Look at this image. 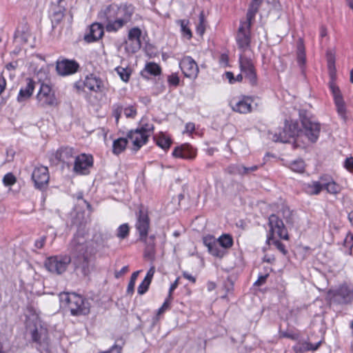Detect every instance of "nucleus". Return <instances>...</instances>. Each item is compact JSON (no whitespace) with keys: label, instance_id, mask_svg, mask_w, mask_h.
<instances>
[{"label":"nucleus","instance_id":"41","mask_svg":"<svg viewBox=\"0 0 353 353\" xmlns=\"http://www.w3.org/2000/svg\"><path fill=\"white\" fill-rule=\"evenodd\" d=\"M297 62L299 65L302 67L305 63V48L303 42L301 41L297 46Z\"/></svg>","mask_w":353,"mask_h":353},{"label":"nucleus","instance_id":"1","mask_svg":"<svg viewBox=\"0 0 353 353\" xmlns=\"http://www.w3.org/2000/svg\"><path fill=\"white\" fill-rule=\"evenodd\" d=\"M94 249L90 241L83 234H75L70 243V254L75 269L83 276L93 270Z\"/></svg>","mask_w":353,"mask_h":353},{"label":"nucleus","instance_id":"3","mask_svg":"<svg viewBox=\"0 0 353 353\" xmlns=\"http://www.w3.org/2000/svg\"><path fill=\"white\" fill-rule=\"evenodd\" d=\"M252 22L241 20L236 34V42L241 54H245L250 50L251 26Z\"/></svg>","mask_w":353,"mask_h":353},{"label":"nucleus","instance_id":"59","mask_svg":"<svg viewBox=\"0 0 353 353\" xmlns=\"http://www.w3.org/2000/svg\"><path fill=\"white\" fill-rule=\"evenodd\" d=\"M46 236H42L39 239L35 241L34 246L38 249H41L46 243Z\"/></svg>","mask_w":353,"mask_h":353},{"label":"nucleus","instance_id":"61","mask_svg":"<svg viewBox=\"0 0 353 353\" xmlns=\"http://www.w3.org/2000/svg\"><path fill=\"white\" fill-rule=\"evenodd\" d=\"M154 272H155V267L152 265L150 267V268L149 269V270L148 271L144 279L151 282L152 279L153 278V276L154 274Z\"/></svg>","mask_w":353,"mask_h":353},{"label":"nucleus","instance_id":"25","mask_svg":"<svg viewBox=\"0 0 353 353\" xmlns=\"http://www.w3.org/2000/svg\"><path fill=\"white\" fill-rule=\"evenodd\" d=\"M104 27L101 23H93L89 28V32L84 35V40L88 43L96 41L102 38Z\"/></svg>","mask_w":353,"mask_h":353},{"label":"nucleus","instance_id":"30","mask_svg":"<svg viewBox=\"0 0 353 353\" xmlns=\"http://www.w3.org/2000/svg\"><path fill=\"white\" fill-rule=\"evenodd\" d=\"M303 190L309 195H318L323 190L322 176L318 181H312L303 184Z\"/></svg>","mask_w":353,"mask_h":353},{"label":"nucleus","instance_id":"10","mask_svg":"<svg viewBox=\"0 0 353 353\" xmlns=\"http://www.w3.org/2000/svg\"><path fill=\"white\" fill-rule=\"evenodd\" d=\"M110 14H113L115 17L122 20L125 24L131 21L134 12V8L131 4H121L119 6H110L106 8Z\"/></svg>","mask_w":353,"mask_h":353},{"label":"nucleus","instance_id":"53","mask_svg":"<svg viewBox=\"0 0 353 353\" xmlns=\"http://www.w3.org/2000/svg\"><path fill=\"white\" fill-rule=\"evenodd\" d=\"M150 283H151L150 281L143 279V281L141 282V283L138 287V290H137L138 293L141 295L145 294L148 291Z\"/></svg>","mask_w":353,"mask_h":353},{"label":"nucleus","instance_id":"42","mask_svg":"<svg viewBox=\"0 0 353 353\" xmlns=\"http://www.w3.org/2000/svg\"><path fill=\"white\" fill-rule=\"evenodd\" d=\"M289 168L293 172L303 173L305 168V162L302 159L295 160L290 164Z\"/></svg>","mask_w":353,"mask_h":353},{"label":"nucleus","instance_id":"29","mask_svg":"<svg viewBox=\"0 0 353 353\" xmlns=\"http://www.w3.org/2000/svg\"><path fill=\"white\" fill-rule=\"evenodd\" d=\"M47 335V330L41 325H34V327L31 331L32 341L39 345L46 342Z\"/></svg>","mask_w":353,"mask_h":353},{"label":"nucleus","instance_id":"14","mask_svg":"<svg viewBox=\"0 0 353 353\" xmlns=\"http://www.w3.org/2000/svg\"><path fill=\"white\" fill-rule=\"evenodd\" d=\"M100 18L103 20L105 23V28L109 32H117L125 25L122 20L115 17L113 14H110V12L107 9L100 13Z\"/></svg>","mask_w":353,"mask_h":353},{"label":"nucleus","instance_id":"33","mask_svg":"<svg viewBox=\"0 0 353 353\" xmlns=\"http://www.w3.org/2000/svg\"><path fill=\"white\" fill-rule=\"evenodd\" d=\"M261 0H252L248 10L245 20L252 22L261 5Z\"/></svg>","mask_w":353,"mask_h":353},{"label":"nucleus","instance_id":"60","mask_svg":"<svg viewBox=\"0 0 353 353\" xmlns=\"http://www.w3.org/2000/svg\"><path fill=\"white\" fill-rule=\"evenodd\" d=\"M269 274H265L263 275H260L258 278V279L255 281L254 285L256 286H261L263 284H264L266 281L267 278L268 277Z\"/></svg>","mask_w":353,"mask_h":353},{"label":"nucleus","instance_id":"11","mask_svg":"<svg viewBox=\"0 0 353 353\" xmlns=\"http://www.w3.org/2000/svg\"><path fill=\"white\" fill-rule=\"evenodd\" d=\"M92 165V156L83 153L75 157L73 170L79 174H88Z\"/></svg>","mask_w":353,"mask_h":353},{"label":"nucleus","instance_id":"26","mask_svg":"<svg viewBox=\"0 0 353 353\" xmlns=\"http://www.w3.org/2000/svg\"><path fill=\"white\" fill-rule=\"evenodd\" d=\"M26 85L21 88L17 100L19 103H23L28 100L32 95L34 90L35 82L30 79H26Z\"/></svg>","mask_w":353,"mask_h":353},{"label":"nucleus","instance_id":"44","mask_svg":"<svg viewBox=\"0 0 353 353\" xmlns=\"http://www.w3.org/2000/svg\"><path fill=\"white\" fill-rule=\"evenodd\" d=\"M115 70L117 71V74L120 77L122 81L124 82H128L130 79V71L128 70L127 68H124L122 67H117L115 68Z\"/></svg>","mask_w":353,"mask_h":353},{"label":"nucleus","instance_id":"18","mask_svg":"<svg viewBox=\"0 0 353 353\" xmlns=\"http://www.w3.org/2000/svg\"><path fill=\"white\" fill-rule=\"evenodd\" d=\"M251 98L243 96L238 99H233L230 101V105L233 111L240 114H248L252 112Z\"/></svg>","mask_w":353,"mask_h":353},{"label":"nucleus","instance_id":"57","mask_svg":"<svg viewBox=\"0 0 353 353\" xmlns=\"http://www.w3.org/2000/svg\"><path fill=\"white\" fill-rule=\"evenodd\" d=\"M344 245L346 247L350 248V249L353 246V234L351 233H349L347 234L345 240H344Z\"/></svg>","mask_w":353,"mask_h":353},{"label":"nucleus","instance_id":"45","mask_svg":"<svg viewBox=\"0 0 353 353\" xmlns=\"http://www.w3.org/2000/svg\"><path fill=\"white\" fill-rule=\"evenodd\" d=\"M267 243L270 245L271 243H272L273 245H275V247L281 252L283 253V254H286L287 253V250L285 249V247L284 245V244H283L281 242H280L278 240H275L273 238H272L271 236H268V239H267Z\"/></svg>","mask_w":353,"mask_h":353},{"label":"nucleus","instance_id":"5","mask_svg":"<svg viewBox=\"0 0 353 353\" xmlns=\"http://www.w3.org/2000/svg\"><path fill=\"white\" fill-rule=\"evenodd\" d=\"M239 68L242 74L252 85L257 82L256 69L252 59L246 54H241L239 59Z\"/></svg>","mask_w":353,"mask_h":353},{"label":"nucleus","instance_id":"36","mask_svg":"<svg viewBox=\"0 0 353 353\" xmlns=\"http://www.w3.org/2000/svg\"><path fill=\"white\" fill-rule=\"evenodd\" d=\"M216 241L219 244V245L224 250L228 249L232 247L233 245V239L232 236L230 234H223L221 235Z\"/></svg>","mask_w":353,"mask_h":353},{"label":"nucleus","instance_id":"17","mask_svg":"<svg viewBox=\"0 0 353 353\" xmlns=\"http://www.w3.org/2000/svg\"><path fill=\"white\" fill-rule=\"evenodd\" d=\"M180 68L186 77L195 79L199 73L196 61L189 56L183 57L179 63Z\"/></svg>","mask_w":353,"mask_h":353},{"label":"nucleus","instance_id":"21","mask_svg":"<svg viewBox=\"0 0 353 353\" xmlns=\"http://www.w3.org/2000/svg\"><path fill=\"white\" fill-rule=\"evenodd\" d=\"M75 153L74 150L70 147H63L58 150L54 154V157L57 161L56 163L59 162L66 164L68 166L72 164L75 159Z\"/></svg>","mask_w":353,"mask_h":353},{"label":"nucleus","instance_id":"38","mask_svg":"<svg viewBox=\"0 0 353 353\" xmlns=\"http://www.w3.org/2000/svg\"><path fill=\"white\" fill-rule=\"evenodd\" d=\"M189 23V20L187 19H181L177 21V23L180 25L183 36L188 39H190L192 37V31L188 27Z\"/></svg>","mask_w":353,"mask_h":353},{"label":"nucleus","instance_id":"46","mask_svg":"<svg viewBox=\"0 0 353 353\" xmlns=\"http://www.w3.org/2000/svg\"><path fill=\"white\" fill-rule=\"evenodd\" d=\"M129 234V226L127 223L121 225L117 230V236L120 239H125Z\"/></svg>","mask_w":353,"mask_h":353},{"label":"nucleus","instance_id":"15","mask_svg":"<svg viewBox=\"0 0 353 353\" xmlns=\"http://www.w3.org/2000/svg\"><path fill=\"white\" fill-rule=\"evenodd\" d=\"M32 179L36 188L39 190L45 188L50 179L48 168L46 166L35 168L32 173Z\"/></svg>","mask_w":353,"mask_h":353},{"label":"nucleus","instance_id":"37","mask_svg":"<svg viewBox=\"0 0 353 353\" xmlns=\"http://www.w3.org/2000/svg\"><path fill=\"white\" fill-rule=\"evenodd\" d=\"M137 130H140L142 134L147 135L148 138L154 130V125L150 123H145L144 119L140 121L139 126L137 128Z\"/></svg>","mask_w":353,"mask_h":353},{"label":"nucleus","instance_id":"2","mask_svg":"<svg viewBox=\"0 0 353 353\" xmlns=\"http://www.w3.org/2000/svg\"><path fill=\"white\" fill-rule=\"evenodd\" d=\"M62 306L68 307L73 316L86 315L90 312V303L76 293L63 292L59 294Z\"/></svg>","mask_w":353,"mask_h":353},{"label":"nucleus","instance_id":"8","mask_svg":"<svg viewBox=\"0 0 353 353\" xmlns=\"http://www.w3.org/2000/svg\"><path fill=\"white\" fill-rule=\"evenodd\" d=\"M327 297L332 302L345 304L353 299V291L348 286L343 285L336 290H330Z\"/></svg>","mask_w":353,"mask_h":353},{"label":"nucleus","instance_id":"40","mask_svg":"<svg viewBox=\"0 0 353 353\" xmlns=\"http://www.w3.org/2000/svg\"><path fill=\"white\" fill-rule=\"evenodd\" d=\"M226 170L230 174L245 175V166L242 164H231L227 168Z\"/></svg>","mask_w":353,"mask_h":353},{"label":"nucleus","instance_id":"34","mask_svg":"<svg viewBox=\"0 0 353 353\" xmlns=\"http://www.w3.org/2000/svg\"><path fill=\"white\" fill-rule=\"evenodd\" d=\"M128 139L119 138L114 141L112 145V152L114 154H119L126 148Z\"/></svg>","mask_w":353,"mask_h":353},{"label":"nucleus","instance_id":"49","mask_svg":"<svg viewBox=\"0 0 353 353\" xmlns=\"http://www.w3.org/2000/svg\"><path fill=\"white\" fill-rule=\"evenodd\" d=\"M205 19L203 12L199 14V23L196 26V33L202 36L205 32Z\"/></svg>","mask_w":353,"mask_h":353},{"label":"nucleus","instance_id":"58","mask_svg":"<svg viewBox=\"0 0 353 353\" xmlns=\"http://www.w3.org/2000/svg\"><path fill=\"white\" fill-rule=\"evenodd\" d=\"M344 167L350 172L353 171V157L347 158L344 162Z\"/></svg>","mask_w":353,"mask_h":353},{"label":"nucleus","instance_id":"27","mask_svg":"<svg viewBox=\"0 0 353 353\" xmlns=\"http://www.w3.org/2000/svg\"><path fill=\"white\" fill-rule=\"evenodd\" d=\"M64 1V0H57V3L56 4L52 5L50 17L53 24H59L64 17L65 11V8L63 5Z\"/></svg>","mask_w":353,"mask_h":353},{"label":"nucleus","instance_id":"64","mask_svg":"<svg viewBox=\"0 0 353 353\" xmlns=\"http://www.w3.org/2000/svg\"><path fill=\"white\" fill-rule=\"evenodd\" d=\"M195 129V125L194 123L190 122L185 125V129L184 132L192 133Z\"/></svg>","mask_w":353,"mask_h":353},{"label":"nucleus","instance_id":"56","mask_svg":"<svg viewBox=\"0 0 353 353\" xmlns=\"http://www.w3.org/2000/svg\"><path fill=\"white\" fill-rule=\"evenodd\" d=\"M78 203H77V205L81 207V208H84L85 207L90 210H91V205L90 204L87 202L85 200H83V198L81 196H79L78 199Z\"/></svg>","mask_w":353,"mask_h":353},{"label":"nucleus","instance_id":"28","mask_svg":"<svg viewBox=\"0 0 353 353\" xmlns=\"http://www.w3.org/2000/svg\"><path fill=\"white\" fill-rule=\"evenodd\" d=\"M322 186L323 190L331 194H337L341 190V186L329 175H322Z\"/></svg>","mask_w":353,"mask_h":353},{"label":"nucleus","instance_id":"23","mask_svg":"<svg viewBox=\"0 0 353 353\" xmlns=\"http://www.w3.org/2000/svg\"><path fill=\"white\" fill-rule=\"evenodd\" d=\"M172 155L176 158L192 160L196 155V151L190 144L185 143L176 147L172 152Z\"/></svg>","mask_w":353,"mask_h":353},{"label":"nucleus","instance_id":"13","mask_svg":"<svg viewBox=\"0 0 353 353\" xmlns=\"http://www.w3.org/2000/svg\"><path fill=\"white\" fill-rule=\"evenodd\" d=\"M329 87L334 97L337 113L345 121L347 120V110L341 91L333 81L330 82Z\"/></svg>","mask_w":353,"mask_h":353},{"label":"nucleus","instance_id":"62","mask_svg":"<svg viewBox=\"0 0 353 353\" xmlns=\"http://www.w3.org/2000/svg\"><path fill=\"white\" fill-rule=\"evenodd\" d=\"M281 336L284 338H288L293 340H296L298 338V335L296 334H294L292 332H280Z\"/></svg>","mask_w":353,"mask_h":353},{"label":"nucleus","instance_id":"48","mask_svg":"<svg viewBox=\"0 0 353 353\" xmlns=\"http://www.w3.org/2000/svg\"><path fill=\"white\" fill-rule=\"evenodd\" d=\"M139 240L143 242L147 247H153L155 248V236L150 235V236H145L144 237H139Z\"/></svg>","mask_w":353,"mask_h":353},{"label":"nucleus","instance_id":"43","mask_svg":"<svg viewBox=\"0 0 353 353\" xmlns=\"http://www.w3.org/2000/svg\"><path fill=\"white\" fill-rule=\"evenodd\" d=\"M156 250L153 247H145L143 256L144 259L153 263L155 260Z\"/></svg>","mask_w":353,"mask_h":353},{"label":"nucleus","instance_id":"20","mask_svg":"<svg viewBox=\"0 0 353 353\" xmlns=\"http://www.w3.org/2000/svg\"><path fill=\"white\" fill-rule=\"evenodd\" d=\"M136 229L139 234V237L148 236L150 228V219L146 211L140 209L137 214Z\"/></svg>","mask_w":353,"mask_h":353},{"label":"nucleus","instance_id":"24","mask_svg":"<svg viewBox=\"0 0 353 353\" xmlns=\"http://www.w3.org/2000/svg\"><path fill=\"white\" fill-rule=\"evenodd\" d=\"M127 137L128 139L132 142L133 145V150L134 151L139 150L142 145L145 144L148 141L147 135H144V134H142L140 130H137V129L130 130L128 133Z\"/></svg>","mask_w":353,"mask_h":353},{"label":"nucleus","instance_id":"6","mask_svg":"<svg viewBox=\"0 0 353 353\" xmlns=\"http://www.w3.org/2000/svg\"><path fill=\"white\" fill-rule=\"evenodd\" d=\"M38 105L42 108L52 107L57 105V100L52 88L46 84L41 83L39 92L37 94Z\"/></svg>","mask_w":353,"mask_h":353},{"label":"nucleus","instance_id":"39","mask_svg":"<svg viewBox=\"0 0 353 353\" xmlns=\"http://www.w3.org/2000/svg\"><path fill=\"white\" fill-rule=\"evenodd\" d=\"M144 71L151 75L157 76L161 73V68L157 63L149 62L145 64Z\"/></svg>","mask_w":353,"mask_h":353},{"label":"nucleus","instance_id":"35","mask_svg":"<svg viewBox=\"0 0 353 353\" xmlns=\"http://www.w3.org/2000/svg\"><path fill=\"white\" fill-rule=\"evenodd\" d=\"M156 142L158 146L166 150L170 148L172 140L169 137L161 132L157 137Z\"/></svg>","mask_w":353,"mask_h":353},{"label":"nucleus","instance_id":"52","mask_svg":"<svg viewBox=\"0 0 353 353\" xmlns=\"http://www.w3.org/2000/svg\"><path fill=\"white\" fill-rule=\"evenodd\" d=\"M124 114L127 118L133 119L137 115V110L133 105H130L123 109Z\"/></svg>","mask_w":353,"mask_h":353},{"label":"nucleus","instance_id":"22","mask_svg":"<svg viewBox=\"0 0 353 353\" xmlns=\"http://www.w3.org/2000/svg\"><path fill=\"white\" fill-rule=\"evenodd\" d=\"M203 244L208 248L209 252L216 257L222 258L226 254L225 250L220 248L219 244L212 236L208 235L203 239Z\"/></svg>","mask_w":353,"mask_h":353},{"label":"nucleus","instance_id":"31","mask_svg":"<svg viewBox=\"0 0 353 353\" xmlns=\"http://www.w3.org/2000/svg\"><path fill=\"white\" fill-rule=\"evenodd\" d=\"M32 37L30 28L27 24H22L19 26L15 32L16 41L21 42V43H26Z\"/></svg>","mask_w":353,"mask_h":353},{"label":"nucleus","instance_id":"54","mask_svg":"<svg viewBox=\"0 0 353 353\" xmlns=\"http://www.w3.org/2000/svg\"><path fill=\"white\" fill-rule=\"evenodd\" d=\"M168 82L170 85L177 86L179 84V77L176 73H172L168 77Z\"/></svg>","mask_w":353,"mask_h":353},{"label":"nucleus","instance_id":"32","mask_svg":"<svg viewBox=\"0 0 353 353\" xmlns=\"http://www.w3.org/2000/svg\"><path fill=\"white\" fill-rule=\"evenodd\" d=\"M83 85L89 90L97 92L101 90L103 83L99 78L91 74L85 77Z\"/></svg>","mask_w":353,"mask_h":353},{"label":"nucleus","instance_id":"47","mask_svg":"<svg viewBox=\"0 0 353 353\" xmlns=\"http://www.w3.org/2000/svg\"><path fill=\"white\" fill-rule=\"evenodd\" d=\"M123 106L119 103L114 104L112 106V116L115 118L117 123L119 122L123 112Z\"/></svg>","mask_w":353,"mask_h":353},{"label":"nucleus","instance_id":"12","mask_svg":"<svg viewBox=\"0 0 353 353\" xmlns=\"http://www.w3.org/2000/svg\"><path fill=\"white\" fill-rule=\"evenodd\" d=\"M295 137H300V129H299L298 124L296 123H290L288 126H286L282 132L279 133H274L272 134L271 139L275 141H280L282 143H287L290 141L291 138Z\"/></svg>","mask_w":353,"mask_h":353},{"label":"nucleus","instance_id":"63","mask_svg":"<svg viewBox=\"0 0 353 353\" xmlns=\"http://www.w3.org/2000/svg\"><path fill=\"white\" fill-rule=\"evenodd\" d=\"M128 271V267L124 266L119 271H116L114 273V276L117 279L124 275Z\"/></svg>","mask_w":353,"mask_h":353},{"label":"nucleus","instance_id":"50","mask_svg":"<svg viewBox=\"0 0 353 353\" xmlns=\"http://www.w3.org/2000/svg\"><path fill=\"white\" fill-rule=\"evenodd\" d=\"M171 299H172L168 297L163 303V305H161V307L157 310V316L158 318L170 308Z\"/></svg>","mask_w":353,"mask_h":353},{"label":"nucleus","instance_id":"51","mask_svg":"<svg viewBox=\"0 0 353 353\" xmlns=\"http://www.w3.org/2000/svg\"><path fill=\"white\" fill-rule=\"evenodd\" d=\"M3 182L6 186H10L15 183L16 178L12 173H8L4 176Z\"/></svg>","mask_w":353,"mask_h":353},{"label":"nucleus","instance_id":"7","mask_svg":"<svg viewBox=\"0 0 353 353\" xmlns=\"http://www.w3.org/2000/svg\"><path fill=\"white\" fill-rule=\"evenodd\" d=\"M302 128L300 129V137L305 136L309 141L314 143L317 141L320 131V123L312 121L308 118H303L301 121Z\"/></svg>","mask_w":353,"mask_h":353},{"label":"nucleus","instance_id":"9","mask_svg":"<svg viewBox=\"0 0 353 353\" xmlns=\"http://www.w3.org/2000/svg\"><path fill=\"white\" fill-rule=\"evenodd\" d=\"M268 225L270 226V234L268 236L273 238L274 234L284 240H288L289 236L286 228L281 219L276 214H271L269 217Z\"/></svg>","mask_w":353,"mask_h":353},{"label":"nucleus","instance_id":"55","mask_svg":"<svg viewBox=\"0 0 353 353\" xmlns=\"http://www.w3.org/2000/svg\"><path fill=\"white\" fill-rule=\"evenodd\" d=\"M84 219V212H79L77 213V217L74 218L72 223L75 225H81L83 223Z\"/></svg>","mask_w":353,"mask_h":353},{"label":"nucleus","instance_id":"16","mask_svg":"<svg viewBox=\"0 0 353 353\" xmlns=\"http://www.w3.org/2000/svg\"><path fill=\"white\" fill-rule=\"evenodd\" d=\"M141 30L137 28H132L128 32V41L125 42V50L128 52L135 53L138 52L141 47Z\"/></svg>","mask_w":353,"mask_h":353},{"label":"nucleus","instance_id":"4","mask_svg":"<svg viewBox=\"0 0 353 353\" xmlns=\"http://www.w3.org/2000/svg\"><path fill=\"white\" fill-rule=\"evenodd\" d=\"M71 261V256L67 254L55 255L48 257L44 261V266L48 272L60 275L66 271Z\"/></svg>","mask_w":353,"mask_h":353},{"label":"nucleus","instance_id":"19","mask_svg":"<svg viewBox=\"0 0 353 353\" xmlns=\"http://www.w3.org/2000/svg\"><path fill=\"white\" fill-rule=\"evenodd\" d=\"M79 63L74 60L63 59L57 62L56 70L61 76L70 75L77 72Z\"/></svg>","mask_w":353,"mask_h":353}]
</instances>
